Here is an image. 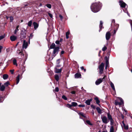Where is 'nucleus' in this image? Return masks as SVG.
<instances>
[{
	"label": "nucleus",
	"instance_id": "obj_1",
	"mask_svg": "<svg viewBox=\"0 0 132 132\" xmlns=\"http://www.w3.org/2000/svg\"><path fill=\"white\" fill-rule=\"evenodd\" d=\"M102 6V4L100 2L95 3L92 4L90 8L92 12L96 13L100 10Z\"/></svg>",
	"mask_w": 132,
	"mask_h": 132
},
{
	"label": "nucleus",
	"instance_id": "obj_2",
	"mask_svg": "<svg viewBox=\"0 0 132 132\" xmlns=\"http://www.w3.org/2000/svg\"><path fill=\"white\" fill-rule=\"evenodd\" d=\"M59 49V47H55L54 50L53 52L52 53V57L53 59L55 56L58 53Z\"/></svg>",
	"mask_w": 132,
	"mask_h": 132
},
{
	"label": "nucleus",
	"instance_id": "obj_3",
	"mask_svg": "<svg viewBox=\"0 0 132 132\" xmlns=\"http://www.w3.org/2000/svg\"><path fill=\"white\" fill-rule=\"evenodd\" d=\"M118 99L119 101H120V102H118L117 100H116L115 101V105H119L120 106L122 104H123V99L121 98L118 97Z\"/></svg>",
	"mask_w": 132,
	"mask_h": 132
},
{
	"label": "nucleus",
	"instance_id": "obj_4",
	"mask_svg": "<svg viewBox=\"0 0 132 132\" xmlns=\"http://www.w3.org/2000/svg\"><path fill=\"white\" fill-rule=\"evenodd\" d=\"M17 53L19 55L21 56V57L23 59H24V60H26L27 57L26 55L24 56V55L22 51H20V50H19L17 51Z\"/></svg>",
	"mask_w": 132,
	"mask_h": 132
},
{
	"label": "nucleus",
	"instance_id": "obj_5",
	"mask_svg": "<svg viewBox=\"0 0 132 132\" xmlns=\"http://www.w3.org/2000/svg\"><path fill=\"white\" fill-rule=\"evenodd\" d=\"M105 77L106 76L105 75L103 78H100L98 79L95 81L96 85H97L100 84L103 81V80H105Z\"/></svg>",
	"mask_w": 132,
	"mask_h": 132
},
{
	"label": "nucleus",
	"instance_id": "obj_6",
	"mask_svg": "<svg viewBox=\"0 0 132 132\" xmlns=\"http://www.w3.org/2000/svg\"><path fill=\"white\" fill-rule=\"evenodd\" d=\"M104 65V63H102L99 67L100 70L99 73L100 74H102L103 73Z\"/></svg>",
	"mask_w": 132,
	"mask_h": 132
},
{
	"label": "nucleus",
	"instance_id": "obj_7",
	"mask_svg": "<svg viewBox=\"0 0 132 132\" xmlns=\"http://www.w3.org/2000/svg\"><path fill=\"white\" fill-rule=\"evenodd\" d=\"M107 116L108 119L110 120L111 125H112L114 123V121L110 113H108Z\"/></svg>",
	"mask_w": 132,
	"mask_h": 132
},
{
	"label": "nucleus",
	"instance_id": "obj_8",
	"mask_svg": "<svg viewBox=\"0 0 132 132\" xmlns=\"http://www.w3.org/2000/svg\"><path fill=\"white\" fill-rule=\"evenodd\" d=\"M101 118L102 122L104 123L107 124L109 122V121L108 120L106 116H103Z\"/></svg>",
	"mask_w": 132,
	"mask_h": 132
},
{
	"label": "nucleus",
	"instance_id": "obj_9",
	"mask_svg": "<svg viewBox=\"0 0 132 132\" xmlns=\"http://www.w3.org/2000/svg\"><path fill=\"white\" fill-rule=\"evenodd\" d=\"M28 43L27 42H26V40H24L23 43L22 45V48L23 49H26L28 46Z\"/></svg>",
	"mask_w": 132,
	"mask_h": 132
},
{
	"label": "nucleus",
	"instance_id": "obj_10",
	"mask_svg": "<svg viewBox=\"0 0 132 132\" xmlns=\"http://www.w3.org/2000/svg\"><path fill=\"white\" fill-rule=\"evenodd\" d=\"M119 25L118 24H116V27H114L113 31V35H115L116 32L118 29L119 28Z\"/></svg>",
	"mask_w": 132,
	"mask_h": 132
},
{
	"label": "nucleus",
	"instance_id": "obj_11",
	"mask_svg": "<svg viewBox=\"0 0 132 132\" xmlns=\"http://www.w3.org/2000/svg\"><path fill=\"white\" fill-rule=\"evenodd\" d=\"M110 33L109 32H107L106 34V40H109L110 37Z\"/></svg>",
	"mask_w": 132,
	"mask_h": 132
},
{
	"label": "nucleus",
	"instance_id": "obj_12",
	"mask_svg": "<svg viewBox=\"0 0 132 132\" xmlns=\"http://www.w3.org/2000/svg\"><path fill=\"white\" fill-rule=\"evenodd\" d=\"M120 5L122 7H124L126 5V4L122 1H119Z\"/></svg>",
	"mask_w": 132,
	"mask_h": 132
},
{
	"label": "nucleus",
	"instance_id": "obj_13",
	"mask_svg": "<svg viewBox=\"0 0 132 132\" xmlns=\"http://www.w3.org/2000/svg\"><path fill=\"white\" fill-rule=\"evenodd\" d=\"M17 38V37L13 35L11 36L10 37V39L12 41H15Z\"/></svg>",
	"mask_w": 132,
	"mask_h": 132
},
{
	"label": "nucleus",
	"instance_id": "obj_14",
	"mask_svg": "<svg viewBox=\"0 0 132 132\" xmlns=\"http://www.w3.org/2000/svg\"><path fill=\"white\" fill-rule=\"evenodd\" d=\"M33 25L34 26V28L35 30L38 27V25L37 23L36 22H34L33 23Z\"/></svg>",
	"mask_w": 132,
	"mask_h": 132
},
{
	"label": "nucleus",
	"instance_id": "obj_15",
	"mask_svg": "<svg viewBox=\"0 0 132 132\" xmlns=\"http://www.w3.org/2000/svg\"><path fill=\"white\" fill-rule=\"evenodd\" d=\"M92 99H91L88 100L86 101L85 103L88 105H90V102L92 101Z\"/></svg>",
	"mask_w": 132,
	"mask_h": 132
},
{
	"label": "nucleus",
	"instance_id": "obj_16",
	"mask_svg": "<svg viewBox=\"0 0 132 132\" xmlns=\"http://www.w3.org/2000/svg\"><path fill=\"white\" fill-rule=\"evenodd\" d=\"M94 99L96 101V103L99 105L100 106V104H99V103L100 102V101L99 100L98 98L97 97H96L94 98Z\"/></svg>",
	"mask_w": 132,
	"mask_h": 132
},
{
	"label": "nucleus",
	"instance_id": "obj_17",
	"mask_svg": "<svg viewBox=\"0 0 132 132\" xmlns=\"http://www.w3.org/2000/svg\"><path fill=\"white\" fill-rule=\"evenodd\" d=\"M61 71V69H58L56 68H55V72L56 73H60Z\"/></svg>",
	"mask_w": 132,
	"mask_h": 132
},
{
	"label": "nucleus",
	"instance_id": "obj_18",
	"mask_svg": "<svg viewBox=\"0 0 132 132\" xmlns=\"http://www.w3.org/2000/svg\"><path fill=\"white\" fill-rule=\"evenodd\" d=\"M103 24V22H102V21H100V24L99 25V27L100 28V29L99 30V32H100V31L101 30L102 28Z\"/></svg>",
	"mask_w": 132,
	"mask_h": 132
},
{
	"label": "nucleus",
	"instance_id": "obj_19",
	"mask_svg": "<svg viewBox=\"0 0 132 132\" xmlns=\"http://www.w3.org/2000/svg\"><path fill=\"white\" fill-rule=\"evenodd\" d=\"M20 75H18V76L16 78V84H17L19 82V81H20Z\"/></svg>",
	"mask_w": 132,
	"mask_h": 132
},
{
	"label": "nucleus",
	"instance_id": "obj_20",
	"mask_svg": "<svg viewBox=\"0 0 132 132\" xmlns=\"http://www.w3.org/2000/svg\"><path fill=\"white\" fill-rule=\"evenodd\" d=\"M8 77V75L6 74H4L3 76V78L4 80L7 79Z\"/></svg>",
	"mask_w": 132,
	"mask_h": 132
},
{
	"label": "nucleus",
	"instance_id": "obj_21",
	"mask_svg": "<svg viewBox=\"0 0 132 132\" xmlns=\"http://www.w3.org/2000/svg\"><path fill=\"white\" fill-rule=\"evenodd\" d=\"M110 132H115L114 128L113 126H111L110 128Z\"/></svg>",
	"mask_w": 132,
	"mask_h": 132
},
{
	"label": "nucleus",
	"instance_id": "obj_22",
	"mask_svg": "<svg viewBox=\"0 0 132 132\" xmlns=\"http://www.w3.org/2000/svg\"><path fill=\"white\" fill-rule=\"evenodd\" d=\"M55 45L54 43H53L51 45L50 48V49L55 48Z\"/></svg>",
	"mask_w": 132,
	"mask_h": 132
},
{
	"label": "nucleus",
	"instance_id": "obj_23",
	"mask_svg": "<svg viewBox=\"0 0 132 132\" xmlns=\"http://www.w3.org/2000/svg\"><path fill=\"white\" fill-rule=\"evenodd\" d=\"M110 85L113 90L115 91V89L114 84L112 82H110Z\"/></svg>",
	"mask_w": 132,
	"mask_h": 132
},
{
	"label": "nucleus",
	"instance_id": "obj_24",
	"mask_svg": "<svg viewBox=\"0 0 132 132\" xmlns=\"http://www.w3.org/2000/svg\"><path fill=\"white\" fill-rule=\"evenodd\" d=\"M123 125L124 127V128L126 129H128V125L126 126L125 124L124 123L123 121H122V122Z\"/></svg>",
	"mask_w": 132,
	"mask_h": 132
},
{
	"label": "nucleus",
	"instance_id": "obj_25",
	"mask_svg": "<svg viewBox=\"0 0 132 132\" xmlns=\"http://www.w3.org/2000/svg\"><path fill=\"white\" fill-rule=\"evenodd\" d=\"M55 78L57 81H58L59 79V76L57 75H55Z\"/></svg>",
	"mask_w": 132,
	"mask_h": 132
},
{
	"label": "nucleus",
	"instance_id": "obj_26",
	"mask_svg": "<svg viewBox=\"0 0 132 132\" xmlns=\"http://www.w3.org/2000/svg\"><path fill=\"white\" fill-rule=\"evenodd\" d=\"M5 87L3 85H1L0 87V90L1 91H4L5 89Z\"/></svg>",
	"mask_w": 132,
	"mask_h": 132
},
{
	"label": "nucleus",
	"instance_id": "obj_27",
	"mask_svg": "<svg viewBox=\"0 0 132 132\" xmlns=\"http://www.w3.org/2000/svg\"><path fill=\"white\" fill-rule=\"evenodd\" d=\"M78 114L79 115L81 116L84 118H85L86 117L85 116V114L82 112H80L78 113Z\"/></svg>",
	"mask_w": 132,
	"mask_h": 132
},
{
	"label": "nucleus",
	"instance_id": "obj_28",
	"mask_svg": "<svg viewBox=\"0 0 132 132\" xmlns=\"http://www.w3.org/2000/svg\"><path fill=\"white\" fill-rule=\"evenodd\" d=\"M75 78H78L81 76V75L79 73H76L75 75Z\"/></svg>",
	"mask_w": 132,
	"mask_h": 132
},
{
	"label": "nucleus",
	"instance_id": "obj_29",
	"mask_svg": "<svg viewBox=\"0 0 132 132\" xmlns=\"http://www.w3.org/2000/svg\"><path fill=\"white\" fill-rule=\"evenodd\" d=\"M21 36L22 38H25L26 37V35L25 33H23V34L21 33Z\"/></svg>",
	"mask_w": 132,
	"mask_h": 132
},
{
	"label": "nucleus",
	"instance_id": "obj_30",
	"mask_svg": "<svg viewBox=\"0 0 132 132\" xmlns=\"http://www.w3.org/2000/svg\"><path fill=\"white\" fill-rule=\"evenodd\" d=\"M117 24L115 23V21L114 19H112V23L111 24V26H112L113 24L115 25V27H116V25Z\"/></svg>",
	"mask_w": 132,
	"mask_h": 132
},
{
	"label": "nucleus",
	"instance_id": "obj_31",
	"mask_svg": "<svg viewBox=\"0 0 132 132\" xmlns=\"http://www.w3.org/2000/svg\"><path fill=\"white\" fill-rule=\"evenodd\" d=\"M96 109L97 110L98 113H101V111L100 109L98 107H97L96 108Z\"/></svg>",
	"mask_w": 132,
	"mask_h": 132
},
{
	"label": "nucleus",
	"instance_id": "obj_32",
	"mask_svg": "<svg viewBox=\"0 0 132 132\" xmlns=\"http://www.w3.org/2000/svg\"><path fill=\"white\" fill-rule=\"evenodd\" d=\"M13 64L17 66L18 65L16 63V59H14L13 60Z\"/></svg>",
	"mask_w": 132,
	"mask_h": 132
},
{
	"label": "nucleus",
	"instance_id": "obj_33",
	"mask_svg": "<svg viewBox=\"0 0 132 132\" xmlns=\"http://www.w3.org/2000/svg\"><path fill=\"white\" fill-rule=\"evenodd\" d=\"M32 21L30 20L29 21L28 23V26L29 27H30L31 26L32 24Z\"/></svg>",
	"mask_w": 132,
	"mask_h": 132
},
{
	"label": "nucleus",
	"instance_id": "obj_34",
	"mask_svg": "<svg viewBox=\"0 0 132 132\" xmlns=\"http://www.w3.org/2000/svg\"><path fill=\"white\" fill-rule=\"evenodd\" d=\"M71 104L72 106H75L77 105V104L76 103L74 102H72L71 103Z\"/></svg>",
	"mask_w": 132,
	"mask_h": 132
},
{
	"label": "nucleus",
	"instance_id": "obj_35",
	"mask_svg": "<svg viewBox=\"0 0 132 132\" xmlns=\"http://www.w3.org/2000/svg\"><path fill=\"white\" fill-rule=\"evenodd\" d=\"M70 34V32H69L68 31L66 32V38L67 39H68L69 38V35Z\"/></svg>",
	"mask_w": 132,
	"mask_h": 132
},
{
	"label": "nucleus",
	"instance_id": "obj_36",
	"mask_svg": "<svg viewBox=\"0 0 132 132\" xmlns=\"http://www.w3.org/2000/svg\"><path fill=\"white\" fill-rule=\"evenodd\" d=\"M109 65V61H106L105 63V69H106L107 67Z\"/></svg>",
	"mask_w": 132,
	"mask_h": 132
},
{
	"label": "nucleus",
	"instance_id": "obj_37",
	"mask_svg": "<svg viewBox=\"0 0 132 132\" xmlns=\"http://www.w3.org/2000/svg\"><path fill=\"white\" fill-rule=\"evenodd\" d=\"M86 123L87 124H88L90 126L92 125H93L92 124L90 123V121L89 120H86Z\"/></svg>",
	"mask_w": 132,
	"mask_h": 132
},
{
	"label": "nucleus",
	"instance_id": "obj_38",
	"mask_svg": "<svg viewBox=\"0 0 132 132\" xmlns=\"http://www.w3.org/2000/svg\"><path fill=\"white\" fill-rule=\"evenodd\" d=\"M10 85L9 82L8 81H7L4 84V85L5 86H8L9 85Z\"/></svg>",
	"mask_w": 132,
	"mask_h": 132
},
{
	"label": "nucleus",
	"instance_id": "obj_39",
	"mask_svg": "<svg viewBox=\"0 0 132 132\" xmlns=\"http://www.w3.org/2000/svg\"><path fill=\"white\" fill-rule=\"evenodd\" d=\"M46 6L49 9H51V5L50 4H47L46 5Z\"/></svg>",
	"mask_w": 132,
	"mask_h": 132
},
{
	"label": "nucleus",
	"instance_id": "obj_40",
	"mask_svg": "<svg viewBox=\"0 0 132 132\" xmlns=\"http://www.w3.org/2000/svg\"><path fill=\"white\" fill-rule=\"evenodd\" d=\"M5 37V35H1L0 36V40H2V39H3Z\"/></svg>",
	"mask_w": 132,
	"mask_h": 132
},
{
	"label": "nucleus",
	"instance_id": "obj_41",
	"mask_svg": "<svg viewBox=\"0 0 132 132\" xmlns=\"http://www.w3.org/2000/svg\"><path fill=\"white\" fill-rule=\"evenodd\" d=\"M62 98L65 100H67V97L64 95L62 96Z\"/></svg>",
	"mask_w": 132,
	"mask_h": 132
},
{
	"label": "nucleus",
	"instance_id": "obj_42",
	"mask_svg": "<svg viewBox=\"0 0 132 132\" xmlns=\"http://www.w3.org/2000/svg\"><path fill=\"white\" fill-rule=\"evenodd\" d=\"M4 100L3 97H0V103L2 102Z\"/></svg>",
	"mask_w": 132,
	"mask_h": 132
},
{
	"label": "nucleus",
	"instance_id": "obj_43",
	"mask_svg": "<svg viewBox=\"0 0 132 132\" xmlns=\"http://www.w3.org/2000/svg\"><path fill=\"white\" fill-rule=\"evenodd\" d=\"M107 49V47L106 46H104L102 49V50L103 51H105Z\"/></svg>",
	"mask_w": 132,
	"mask_h": 132
},
{
	"label": "nucleus",
	"instance_id": "obj_44",
	"mask_svg": "<svg viewBox=\"0 0 132 132\" xmlns=\"http://www.w3.org/2000/svg\"><path fill=\"white\" fill-rule=\"evenodd\" d=\"M10 21L11 22H12L13 20V16H11L10 17Z\"/></svg>",
	"mask_w": 132,
	"mask_h": 132
},
{
	"label": "nucleus",
	"instance_id": "obj_45",
	"mask_svg": "<svg viewBox=\"0 0 132 132\" xmlns=\"http://www.w3.org/2000/svg\"><path fill=\"white\" fill-rule=\"evenodd\" d=\"M48 14L50 17L51 18H53V15L52 14L50 13H48Z\"/></svg>",
	"mask_w": 132,
	"mask_h": 132
},
{
	"label": "nucleus",
	"instance_id": "obj_46",
	"mask_svg": "<svg viewBox=\"0 0 132 132\" xmlns=\"http://www.w3.org/2000/svg\"><path fill=\"white\" fill-rule=\"evenodd\" d=\"M78 106L79 107H85V105L84 104H80L78 105Z\"/></svg>",
	"mask_w": 132,
	"mask_h": 132
},
{
	"label": "nucleus",
	"instance_id": "obj_47",
	"mask_svg": "<svg viewBox=\"0 0 132 132\" xmlns=\"http://www.w3.org/2000/svg\"><path fill=\"white\" fill-rule=\"evenodd\" d=\"M19 30V29H16L14 31V34H15L16 32H17Z\"/></svg>",
	"mask_w": 132,
	"mask_h": 132
},
{
	"label": "nucleus",
	"instance_id": "obj_48",
	"mask_svg": "<svg viewBox=\"0 0 132 132\" xmlns=\"http://www.w3.org/2000/svg\"><path fill=\"white\" fill-rule=\"evenodd\" d=\"M32 37V34H30V37H29V38H31ZM29 43L30 44V41L29 40Z\"/></svg>",
	"mask_w": 132,
	"mask_h": 132
},
{
	"label": "nucleus",
	"instance_id": "obj_49",
	"mask_svg": "<svg viewBox=\"0 0 132 132\" xmlns=\"http://www.w3.org/2000/svg\"><path fill=\"white\" fill-rule=\"evenodd\" d=\"M59 16L60 18V19L61 20H62L63 18V16L61 15L60 14L59 15Z\"/></svg>",
	"mask_w": 132,
	"mask_h": 132
},
{
	"label": "nucleus",
	"instance_id": "obj_50",
	"mask_svg": "<svg viewBox=\"0 0 132 132\" xmlns=\"http://www.w3.org/2000/svg\"><path fill=\"white\" fill-rule=\"evenodd\" d=\"M72 106V105L68 104L67 105V106L69 108H70Z\"/></svg>",
	"mask_w": 132,
	"mask_h": 132
},
{
	"label": "nucleus",
	"instance_id": "obj_51",
	"mask_svg": "<svg viewBox=\"0 0 132 132\" xmlns=\"http://www.w3.org/2000/svg\"><path fill=\"white\" fill-rule=\"evenodd\" d=\"M11 73L12 74H13L14 73V70H10V71Z\"/></svg>",
	"mask_w": 132,
	"mask_h": 132
},
{
	"label": "nucleus",
	"instance_id": "obj_52",
	"mask_svg": "<svg viewBox=\"0 0 132 132\" xmlns=\"http://www.w3.org/2000/svg\"><path fill=\"white\" fill-rule=\"evenodd\" d=\"M55 43L56 44H58L60 43V41L59 40H56Z\"/></svg>",
	"mask_w": 132,
	"mask_h": 132
},
{
	"label": "nucleus",
	"instance_id": "obj_53",
	"mask_svg": "<svg viewBox=\"0 0 132 132\" xmlns=\"http://www.w3.org/2000/svg\"><path fill=\"white\" fill-rule=\"evenodd\" d=\"M55 91H59V89L58 87H57L55 88Z\"/></svg>",
	"mask_w": 132,
	"mask_h": 132
},
{
	"label": "nucleus",
	"instance_id": "obj_54",
	"mask_svg": "<svg viewBox=\"0 0 132 132\" xmlns=\"http://www.w3.org/2000/svg\"><path fill=\"white\" fill-rule=\"evenodd\" d=\"M105 59L106 60V61H109L108 58L107 56H105Z\"/></svg>",
	"mask_w": 132,
	"mask_h": 132
},
{
	"label": "nucleus",
	"instance_id": "obj_55",
	"mask_svg": "<svg viewBox=\"0 0 132 132\" xmlns=\"http://www.w3.org/2000/svg\"><path fill=\"white\" fill-rule=\"evenodd\" d=\"M2 48L3 47L1 46H0V53L1 52V50Z\"/></svg>",
	"mask_w": 132,
	"mask_h": 132
},
{
	"label": "nucleus",
	"instance_id": "obj_56",
	"mask_svg": "<svg viewBox=\"0 0 132 132\" xmlns=\"http://www.w3.org/2000/svg\"><path fill=\"white\" fill-rule=\"evenodd\" d=\"M60 60L59 59L57 60V64H59V63L60 62Z\"/></svg>",
	"mask_w": 132,
	"mask_h": 132
},
{
	"label": "nucleus",
	"instance_id": "obj_57",
	"mask_svg": "<svg viewBox=\"0 0 132 132\" xmlns=\"http://www.w3.org/2000/svg\"><path fill=\"white\" fill-rule=\"evenodd\" d=\"M64 53V51H62L61 52V54H63Z\"/></svg>",
	"mask_w": 132,
	"mask_h": 132
},
{
	"label": "nucleus",
	"instance_id": "obj_58",
	"mask_svg": "<svg viewBox=\"0 0 132 132\" xmlns=\"http://www.w3.org/2000/svg\"><path fill=\"white\" fill-rule=\"evenodd\" d=\"M76 91H71V93L72 94H75V92Z\"/></svg>",
	"mask_w": 132,
	"mask_h": 132
},
{
	"label": "nucleus",
	"instance_id": "obj_59",
	"mask_svg": "<svg viewBox=\"0 0 132 132\" xmlns=\"http://www.w3.org/2000/svg\"><path fill=\"white\" fill-rule=\"evenodd\" d=\"M81 69L82 70H83V69H84V67H82H82H81Z\"/></svg>",
	"mask_w": 132,
	"mask_h": 132
},
{
	"label": "nucleus",
	"instance_id": "obj_60",
	"mask_svg": "<svg viewBox=\"0 0 132 132\" xmlns=\"http://www.w3.org/2000/svg\"><path fill=\"white\" fill-rule=\"evenodd\" d=\"M63 40V39L62 38H60V42H62Z\"/></svg>",
	"mask_w": 132,
	"mask_h": 132
},
{
	"label": "nucleus",
	"instance_id": "obj_61",
	"mask_svg": "<svg viewBox=\"0 0 132 132\" xmlns=\"http://www.w3.org/2000/svg\"><path fill=\"white\" fill-rule=\"evenodd\" d=\"M91 107L93 108L94 109L95 108V107H94V106H93V105H92L91 106Z\"/></svg>",
	"mask_w": 132,
	"mask_h": 132
},
{
	"label": "nucleus",
	"instance_id": "obj_62",
	"mask_svg": "<svg viewBox=\"0 0 132 132\" xmlns=\"http://www.w3.org/2000/svg\"><path fill=\"white\" fill-rule=\"evenodd\" d=\"M19 26L18 25L16 27V29H18V28H19Z\"/></svg>",
	"mask_w": 132,
	"mask_h": 132
},
{
	"label": "nucleus",
	"instance_id": "obj_63",
	"mask_svg": "<svg viewBox=\"0 0 132 132\" xmlns=\"http://www.w3.org/2000/svg\"><path fill=\"white\" fill-rule=\"evenodd\" d=\"M92 113L93 114H94V111H92Z\"/></svg>",
	"mask_w": 132,
	"mask_h": 132
},
{
	"label": "nucleus",
	"instance_id": "obj_64",
	"mask_svg": "<svg viewBox=\"0 0 132 132\" xmlns=\"http://www.w3.org/2000/svg\"><path fill=\"white\" fill-rule=\"evenodd\" d=\"M102 132H108L106 130V131H102Z\"/></svg>",
	"mask_w": 132,
	"mask_h": 132
}]
</instances>
